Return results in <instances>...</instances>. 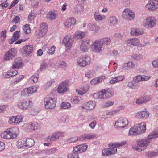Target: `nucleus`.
I'll return each mask as SVG.
<instances>
[{
	"label": "nucleus",
	"mask_w": 158,
	"mask_h": 158,
	"mask_svg": "<svg viewBox=\"0 0 158 158\" xmlns=\"http://www.w3.org/2000/svg\"><path fill=\"white\" fill-rule=\"evenodd\" d=\"M127 143L126 141L110 143L108 145L109 148H105L102 150V154L103 156L106 157L116 154L117 152V148L122 147Z\"/></svg>",
	"instance_id": "obj_1"
},
{
	"label": "nucleus",
	"mask_w": 158,
	"mask_h": 158,
	"mask_svg": "<svg viewBox=\"0 0 158 158\" xmlns=\"http://www.w3.org/2000/svg\"><path fill=\"white\" fill-rule=\"evenodd\" d=\"M151 141L148 139L147 137L137 139L136 141V145H133L132 148L134 150L141 152L147 148Z\"/></svg>",
	"instance_id": "obj_2"
},
{
	"label": "nucleus",
	"mask_w": 158,
	"mask_h": 158,
	"mask_svg": "<svg viewBox=\"0 0 158 158\" xmlns=\"http://www.w3.org/2000/svg\"><path fill=\"white\" fill-rule=\"evenodd\" d=\"M32 104L31 100L26 99H23L19 100L16 103V106L19 109L25 110L31 107Z\"/></svg>",
	"instance_id": "obj_3"
},
{
	"label": "nucleus",
	"mask_w": 158,
	"mask_h": 158,
	"mask_svg": "<svg viewBox=\"0 0 158 158\" xmlns=\"http://www.w3.org/2000/svg\"><path fill=\"white\" fill-rule=\"evenodd\" d=\"M157 20L153 16H149L146 17L143 20L142 25L144 27L147 29L151 28L156 25Z\"/></svg>",
	"instance_id": "obj_4"
},
{
	"label": "nucleus",
	"mask_w": 158,
	"mask_h": 158,
	"mask_svg": "<svg viewBox=\"0 0 158 158\" xmlns=\"http://www.w3.org/2000/svg\"><path fill=\"white\" fill-rule=\"evenodd\" d=\"M56 99L53 97L47 96L44 100V105L47 109H53L56 106Z\"/></svg>",
	"instance_id": "obj_5"
},
{
	"label": "nucleus",
	"mask_w": 158,
	"mask_h": 158,
	"mask_svg": "<svg viewBox=\"0 0 158 158\" xmlns=\"http://www.w3.org/2000/svg\"><path fill=\"white\" fill-rule=\"evenodd\" d=\"M129 124V121L126 118H119L115 123L114 127L118 129L127 127Z\"/></svg>",
	"instance_id": "obj_6"
},
{
	"label": "nucleus",
	"mask_w": 158,
	"mask_h": 158,
	"mask_svg": "<svg viewBox=\"0 0 158 158\" xmlns=\"http://www.w3.org/2000/svg\"><path fill=\"white\" fill-rule=\"evenodd\" d=\"M96 106V103L95 102L90 101L85 102L80 106V107L84 111H90L93 110Z\"/></svg>",
	"instance_id": "obj_7"
},
{
	"label": "nucleus",
	"mask_w": 158,
	"mask_h": 158,
	"mask_svg": "<svg viewBox=\"0 0 158 158\" xmlns=\"http://www.w3.org/2000/svg\"><path fill=\"white\" fill-rule=\"evenodd\" d=\"M91 58L88 56H85L78 57L77 62L78 65L82 67H85L90 63Z\"/></svg>",
	"instance_id": "obj_8"
},
{
	"label": "nucleus",
	"mask_w": 158,
	"mask_h": 158,
	"mask_svg": "<svg viewBox=\"0 0 158 158\" xmlns=\"http://www.w3.org/2000/svg\"><path fill=\"white\" fill-rule=\"evenodd\" d=\"M122 16L124 19L128 21H131L135 18V14L131 9L126 8L123 11Z\"/></svg>",
	"instance_id": "obj_9"
},
{
	"label": "nucleus",
	"mask_w": 158,
	"mask_h": 158,
	"mask_svg": "<svg viewBox=\"0 0 158 158\" xmlns=\"http://www.w3.org/2000/svg\"><path fill=\"white\" fill-rule=\"evenodd\" d=\"M24 119V116L22 115L13 116L10 117L8 122L10 125H19L20 124Z\"/></svg>",
	"instance_id": "obj_10"
},
{
	"label": "nucleus",
	"mask_w": 158,
	"mask_h": 158,
	"mask_svg": "<svg viewBox=\"0 0 158 158\" xmlns=\"http://www.w3.org/2000/svg\"><path fill=\"white\" fill-rule=\"evenodd\" d=\"M48 29V26L46 23H42L40 25V28L37 30L35 35L37 37H43L46 34Z\"/></svg>",
	"instance_id": "obj_11"
},
{
	"label": "nucleus",
	"mask_w": 158,
	"mask_h": 158,
	"mask_svg": "<svg viewBox=\"0 0 158 158\" xmlns=\"http://www.w3.org/2000/svg\"><path fill=\"white\" fill-rule=\"evenodd\" d=\"M114 91L110 89H103L100 91L101 99H107L110 98L114 94Z\"/></svg>",
	"instance_id": "obj_12"
},
{
	"label": "nucleus",
	"mask_w": 158,
	"mask_h": 158,
	"mask_svg": "<svg viewBox=\"0 0 158 158\" xmlns=\"http://www.w3.org/2000/svg\"><path fill=\"white\" fill-rule=\"evenodd\" d=\"M17 52L14 48H12L7 51L3 56V60L5 61H9L14 59L15 56Z\"/></svg>",
	"instance_id": "obj_13"
},
{
	"label": "nucleus",
	"mask_w": 158,
	"mask_h": 158,
	"mask_svg": "<svg viewBox=\"0 0 158 158\" xmlns=\"http://www.w3.org/2000/svg\"><path fill=\"white\" fill-rule=\"evenodd\" d=\"M73 42V38L67 35L63 39L62 42L65 47L67 51H69L71 48Z\"/></svg>",
	"instance_id": "obj_14"
},
{
	"label": "nucleus",
	"mask_w": 158,
	"mask_h": 158,
	"mask_svg": "<svg viewBox=\"0 0 158 158\" xmlns=\"http://www.w3.org/2000/svg\"><path fill=\"white\" fill-rule=\"evenodd\" d=\"M93 50L97 53L100 52L103 48V44L100 40H96L92 44Z\"/></svg>",
	"instance_id": "obj_15"
},
{
	"label": "nucleus",
	"mask_w": 158,
	"mask_h": 158,
	"mask_svg": "<svg viewBox=\"0 0 158 158\" xmlns=\"http://www.w3.org/2000/svg\"><path fill=\"white\" fill-rule=\"evenodd\" d=\"M87 148L88 145L86 144H82L74 147L73 151L75 153H80L85 152Z\"/></svg>",
	"instance_id": "obj_16"
},
{
	"label": "nucleus",
	"mask_w": 158,
	"mask_h": 158,
	"mask_svg": "<svg viewBox=\"0 0 158 158\" xmlns=\"http://www.w3.org/2000/svg\"><path fill=\"white\" fill-rule=\"evenodd\" d=\"M90 40L89 39H85L83 40L81 44V50L84 52L87 51L90 46Z\"/></svg>",
	"instance_id": "obj_17"
},
{
	"label": "nucleus",
	"mask_w": 158,
	"mask_h": 158,
	"mask_svg": "<svg viewBox=\"0 0 158 158\" xmlns=\"http://www.w3.org/2000/svg\"><path fill=\"white\" fill-rule=\"evenodd\" d=\"M145 7L149 11H154L158 9V3H155L152 0H150L148 1Z\"/></svg>",
	"instance_id": "obj_18"
},
{
	"label": "nucleus",
	"mask_w": 158,
	"mask_h": 158,
	"mask_svg": "<svg viewBox=\"0 0 158 158\" xmlns=\"http://www.w3.org/2000/svg\"><path fill=\"white\" fill-rule=\"evenodd\" d=\"M76 20L75 18L73 17H69L67 18L64 22V25L65 27H69L74 26L76 23Z\"/></svg>",
	"instance_id": "obj_19"
},
{
	"label": "nucleus",
	"mask_w": 158,
	"mask_h": 158,
	"mask_svg": "<svg viewBox=\"0 0 158 158\" xmlns=\"http://www.w3.org/2000/svg\"><path fill=\"white\" fill-rule=\"evenodd\" d=\"M139 135L142 134L146 131V124L145 122H142L135 125Z\"/></svg>",
	"instance_id": "obj_20"
},
{
	"label": "nucleus",
	"mask_w": 158,
	"mask_h": 158,
	"mask_svg": "<svg viewBox=\"0 0 158 158\" xmlns=\"http://www.w3.org/2000/svg\"><path fill=\"white\" fill-rule=\"evenodd\" d=\"M67 83L66 81H63L60 84L58 87L57 91L58 93L64 94L67 91Z\"/></svg>",
	"instance_id": "obj_21"
},
{
	"label": "nucleus",
	"mask_w": 158,
	"mask_h": 158,
	"mask_svg": "<svg viewBox=\"0 0 158 158\" xmlns=\"http://www.w3.org/2000/svg\"><path fill=\"white\" fill-rule=\"evenodd\" d=\"M90 89V85L89 84H85L82 86L79 89L76 90L77 92L79 95H82L87 93Z\"/></svg>",
	"instance_id": "obj_22"
},
{
	"label": "nucleus",
	"mask_w": 158,
	"mask_h": 158,
	"mask_svg": "<svg viewBox=\"0 0 158 158\" xmlns=\"http://www.w3.org/2000/svg\"><path fill=\"white\" fill-rule=\"evenodd\" d=\"M130 33L133 36H138L142 35L144 33V31L139 28L134 27L131 29Z\"/></svg>",
	"instance_id": "obj_23"
},
{
	"label": "nucleus",
	"mask_w": 158,
	"mask_h": 158,
	"mask_svg": "<svg viewBox=\"0 0 158 158\" xmlns=\"http://www.w3.org/2000/svg\"><path fill=\"white\" fill-rule=\"evenodd\" d=\"M126 42L128 44L135 46L140 47V40L137 38L130 39L127 40Z\"/></svg>",
	"instance_id": "obj_24"
},
{
	"label": "nucleus",
	"mask_w": 158,
	"mask_h": 158,
	"mask_svg": "<svg viewBox=\"0 0 158 158\" xmlns=\"http://www.w3.org/2000/svg\"><path fill=\"white\" fill-rule=\"evenodd\" d=\"M150 99L151 98L149 96H143L136 99L135 103L137 105H140L150 101Z\"/></svg>",
	"instance_id": "obj_25"
},
{
	"label": "nucleus",
	"mask_w": 158,
	"mask_h": 158,
	"mask_svg": "<svg viewBox=\"0 0 158 158\" xmlns=\"http://www.w3.org/2000/svg\"><path fill=\"white\" fill-rule=\"evenodd\" d=\"M93 16L94 20L97 22L102 21L106 18L105 15L100 14L98 11L95 12Z\"/></svg>",
	"instance_id": "obj_26"
},
{
	"label": "nucleus",
	"mask_w": 158,
	"mask_h": 158,
	"mask_svg": "<svg viewBox=\"0 0 158 158\" xmlns=\"http://www.w3.org/2000/svg\"><path fill=\"white\" fill-rule=\"evenodd\" d=\"M57 16L56 11L54 10H52L48 13L46 18L50 20H53L56 19Z\"/></svg>",
	"instance_id": "obj_27"
},
{
	"label": "nucleus",
	"mask_w": 158,
	"mask_h": 158,
	"mask_svg": "<svg viewBox=\"0 0 158 158\" xmlns=\"http://www.w3.org/2000/svg\"><path fill=\"white\" fill-rule=\"evenodd\" d=\"M23 66L22 61L20 58L15 59L12 66V69H19Z\"/></svg>",
	"instance_id": "obj_28"
},
{
	"label": "nucleus",
	"mask_w": 158,
	"mask_h": 158,
	"mask_svg": "<svg viewBox=\"0 0 158 158\" xmlns=\"http://www.w3.org/2000/svg\"><path fill=\"white\" fill-rule=\"evenodd\" d=\"M1 138L7 139H12L9 128L1 132L0 134Z\"/></svg>",
	"instance_id": "obj_29"
},
{
	"label": "nucleus",
	"mask_w": 158,
	"mask_h": 158,
	"mask_svg": "<svg viewBox=\"0 0 158 158\" xmlns=\"http://www.w3.org/2000/svg\"><path fill=\"white\" fill-rule=\"evenodd\" d=\"M12 139L16 138L19 133V129L16 127H14L9 128Z\"/></svg>",
	"instance_id": "obj_30"
},
{
	"label": "nucleus",
	"mask_w": 158,
	"mask_h": 158,
	"mask_svg": "<svg viewBox=\"0 0 158 158\" xmlns=\"http://www.w3.org/2000/svg\"><path fill=\"white\" fill-rule=\"evenodd\" d=\"M87 28L90 31H94L95 32H98L100 29L99 26L94 23H90L88 24Z\"/></svg>",
	"instance_id": "obj_31"
},
{
	"label": "nucleus",
	"mask_w": 158,
	"mask_h": 158,
	"mask_svg": "<svg viewBox=\"0 0 158 158\" xmlns=\"http://www.w3.org/2000/svg\"><path fill=\"white\" fill-rule=\"evenodd\" d=\"M86 36V32L77 31L74 35V37L77 39H81Z\"/></svg>",
	"instance_id": "obj_32"
},
{
	"label": "nucleus",
	"mask_w": 158,
	"mask_h": 158,
	"mask_svg": "<svg viewBox=\"0 0 158 158\" xmlns=\"http://www.w3.org/2000/svg\"><path fill=\"white\" fill-rule=\"evenodd\" d=\"M125 79L124 75H119L117 77L112 78L109 81L110 84H113L122 81Z\"/></svg>",
	"instance_id": "obj_33"
},
{
	"label": "nucleus",
	"mask_w": 158,
	"mask_h": 158,
	"mask_svg": "<svg viewBox=\"0 0 158 158\" xmlns=\"http://www.w3.org/2000/svg\"><path fill=\"white\" fill-rule=\"evenodd\" d=\"M33 49V47L32 45H27L24 46L23 48V50L24 54L28 55L32 53Z\"/></svg>",
	"instance_id": "obj_34"
},
{
	"label": "nucleus",
	"mask_w": 158,
	"mask_h": 158,
	"mask_svg": "<svg viewBox=\"0 0 158 158\" xmlns=\"http://www.w3.org/2000/svg\"><path fill=\"white\" fill-rule=\"evenodd\" d=\"M118 18L114 15L110 16L108 19V21L111 26H115L118 24Z\"/></svg>",
	"instance_id": "obj_35"
},
{
	"label": "nucleus",
	"mask_w": 158,
	"mask_h": 158,
	"mask_svg": "<svg viewBox=\"0 0 158 158\" xmlns=\"http://www.w3.org/2000/svg\"><path fill=\"white\" fill-rule=\"evenodd\" d=\"M128 135L130 136H133L139 135L135 126L132 127L129 129Z\"/></svg>",
	"instance_id": "obj_36"
},
{
	"label": "nucleus",
	"mask_w": 158,
	"mask_h": 158,
	"mask_svg": "<svg viewBox=\"0 0 158 158\" xmlns=\"http://www.w3.org/2000/svg\"><path fill=\"white\" fill-rule=\"evenodd\" d=\"M27 128L30 131L37 130L40 128L39 125L37 123L28 124Z\"/></svg>",
	"instance_id": "obj_37"
},
{
	"label": "nucleus",
	"mask_w": 158,
	"mask_h": 158,
	"mask_svg": "<svg viewBox=\"0 0 158 158\" xmlns=\"http://www.w3.org/2000/svg\"><path fill=\"white\" fill-rule=\"evenodd\" d=\"M25 141V147L27 148L31 147L34 144V140L31 138H28Z\"/></svg>",
	"instance_id": "obj_38"
},
{
	"label": "nucleus",
	"mask_w": 158,
	"mask_h": 158,
	"mask_svg": "<svg viewBox=\"0 0 158 158\" xmlns=\"http://www.w3.org/2000/svg\"><path fill=\"white\" fill-rule=\"evenodd\" d=\"M19 33L20 31H16L14 33L13 37L9 41L10 44H12L19 38L20 37Z\"/></svg>",
	"instance_id": "obj_39"
},
{
	"label": "nucleus",
	"mask_w": 158,
	"mask_h": 158,
	"mask_svg": "<svg viewBox=\"0 0 158 158\" xmlns=\"http://www.w3.org/2000/svg\"><path fill=\"white\" fill-rule=\"evenodd\" d=\"M72 106L71 104L66 102H64L62 103L60 106V108L61 109H68L71 108Z\"/></svg>",
	"instance_id": "obj_40"
},
{
	"label": "nucleus",
	"mask_w": 158,
	"mask_h": 158,
	"mask_svg": "<svg viewBox=\"0 0 158 158\" xmlns=\"http://www.w3.org/2000/svg\"><path fill=\"white\" fill-rule=\"evenodd\" d=\"M147 137L150 141H151V139H152L158 138V131H152L148 135Z\"/></svg>",
	"instance_id": "obj_41"
},
{
	"label": "nucleus",
	"mask_w": 158,
	"mask_h": 158,
	"mask_svg": "<svg viewBox=\"0 0 158 158\" xmlns=\"http://www.w3.org/2000/svg\"><path fill=\"white\" fill-rule=\"evenodd\" d=\"M36 16V15L35 13L31 12L28 15V21L29 23H33L34 22V19Z\"/></svg>",
	"instance_id": "obj_42"
},
{
	"label": "nucleus",
	"mask_w": 158,
	"mask_h": 158,
	"mask_svg": "<svg viewBox=\"0 0 158 158\" xmlns=\"http://www.w3.org/2000/svg\"><path fill=\"white\" fill-rule=\"evenodd\" d=\"M74 9L77 12L82 13L84 10L83 5L82 4L79 3V2L74 7Z\"/></svg>",
	"instance_id": "obj_43"
},
{
	"label": "nucleus",
	"mask_w": 158,
	"mask_h": 158,
	"mask_svg": "<svg viewBox=\"0 0 158 158\" xmlns=\"http://www.w3.org/2000/svg\"><path fill=\"white\" fill-rule=\"evenodd\" d=\"M114 104L113 101L110 100H107L101 105V106L103 108H107L112 106Z\"/></svg>",
	"instance_id": "obj_44"
},
{
	"label": "nucleus",
	"mask_w": 158,
	"mask_h": 158,
	"mask_svg": "<svg viewBox=\"0 0 158 158\" xmlns=\"http://www.w3.org/2000/svg\"><path fill=\"white\" fill-rule=\"evenodd\" d=\"M25 139H19L17 142V147L19 148L25 147Z\"/></svg>",
	"instance_id": "obj_45"
},
{
	"label": "nucleus",
	"mask_w": 158,
	"mask_h": 158,
	"mask_svg": "<svg viewBox=\"0 0 158 158\" xmlns=\"http://www.w3.org/2000/svg\"><path fill=\"white\" fill-rule=\"evenodd\" d=\"M100 40L102 41L103 45H108L111 42V39L109 37H104Z\"/></svg>",
	"instance_id": "obj_46"
},
{
	"label": "nucleus",
	"mask_w": 158,
	"mask_h": 158,
	"mask_svg": "<svg viewBox=\"0 0 158 158\" xmlns=\"http://www.w3.org/2000/svg\"><path fill=\"white\" fill-rule=\"evenodd\" d=\"M38 88V86L35 85L30 87L27 89L30 95L36 92Z\"/></svg>",
	"instance_id": "obj_47"
},
{
	"label": "nucleus",
	"mask_w": 158,
	"mask_h": 158,
	"mask_svg": "<svg viewBox=\"0 0 158 158\" xmlns=\"http://www.w3.org/2000/svg\"><path fill=\"white\" fill-rule=\"evenodd\" d=\"M57 151L56 148H53L43 151V153L46 155H51L55 153Z\"/></svg>",
	"instance_id": "obj_48"
},
{
	"label": "nucleus",
	"mask_w": 158,
	"mask_h": 158,
	"mask_svg": "<svg viewBox=\"0 0 158 158\" xmlns=\"http://www.w3.org/2000/svg\"><path fill=\"white\" fill-rule=\"evenodd\" d=\"M39 77V76L38 74H36L32 75L30 78V82L32 83H37L38 81Z\"/></svg>",
	"instance_id": "obj_49"
},
{
	"label": "nucleus",
	"mask_w": 158,
	"mask_h": 158,
	"mask_svg": "<svg viewBox=\"0 0 158 158\" xmlns=\"http://www.w3.org/2000/svg\"><path fill=\"white\" fill-rule=\"evenodd\" d=\"M7 30H4L2 31L0 33V40L2 41H4L6 36V33Z\"/></svg>",
	"instance_id": "obj_50"
},
{
	"label": "nucleus",
	"mask_w": 158,
	"mask_h": 158,
	"mask_svg": "<svg viewBox=\"0 0 158 158\" xmlns=\"http://www.w3.org/2000/svg\"><path fill=\"white\" fill-rule=\"evenodd\" d=\"M127 86L129 88L133 89H137L138 87V85L134 84L132 81L128 82Z\"/></svg>",
	"instance_id": "obj_51"
},
{
	"label": "nucleus",
	"mask_w": 158,
	"mask_h": 158,
	"mask_svg": "<svg viewBox=\"0 0 158 158\" xmlns=\"http://www.w3.org/2000/svg\"><path fill=\"white\" fill-rule=\"evenodd\" d=\"M158 151L156 149L154 150L147 153V156L149 157H153L158 155Z\"/></svg>",
	"instance_id": "obj_52"
},
{
	"label": "nucleus",
	"mask_w": 158,
	"mask_h": 158,
	"mask_svg": "<svg viewBox=\"0 0 158 158\" xmlns=\"http://www.w3.org/2000/svg\"><path fill=\"white\" fill-rule=\"evenodd\" d=\"M82 98L79 96L75 97L72 100V102L75 104H78L82 102Z\"/></svg>",
	"instance_id": "obj_53"
},
{
	"label": "nucleus",
	"mask_w": 158,
	"mask_h": 158,
	"mask_svg": "<svg viewBox=\"0 0 158 158\" xmlns=\"http://www.w3.org/2000/svg\"><path fill=\"white\" fill-rule=\"evenodd\" d=\"M133 81L137 83L143 81L142 75H138L134 77Z\"/></svg>",
	"instance_id": "obj_54"
},
{
	"label": "nucleus",
	"mask_w": 158,
	"mask_h": 158,
	"mask_svg": "<svg viewBox=\"0 0 158 158\" xmlns=\"http://www.w3.org/2000/svg\"><path fill=\"white\" fill-rule=\"evenodd\" d=\"M23 30L26 34H29L31 33V29L30 27V26L28 24H26L23 27Z\"/></svg>",
	"instance_id": "obj_55"
},
{
	"label": "nucleus",
	"mask_w": 158,
	"mask_h": 158,
	"mask_svg": "<svg viewBox=\"0 0 158 158\" xmlns=\"http://www.w3.org/2000/svg\"><path fill=\"white\" fill-rule=\"evenodd\" d=\"M141 111L142 119H146L148 118L149 115V113L147 110H145Z\"/></svg>",
	"instance_id": "obj_56"
},
{
	"label": "nucleus",
	"mask_w": 158,
	"mask_h": 158,
	"mask_svg": "<svg viewBox=\"0 0 158 158\" xmlns=\"http://www.w3.org/2000/svg\"><path fill=\"white\" fill-rule=\"evenodd\" d=\"M95 73V72L93 70H90L87 72L85 74V76L88 78H90L93 77Z\"/></svg>",
	"instance_id": "obj_57"
},
{
	"label": "nucleus",
	"mask_w": 158,
	"mask_h": 158,
	"mask_svg": "<svg viewBox=\"0 0 158 158\" xmlns=\"http://www.w3.org/2000/svg\"><path fill=\"white\" fill-rule=\"evenodd\" d=\"M57 139L54 133L52 135L48 136L46 138V140L48 141L49 140L51 142H54Z\"/></svg>",
	"instance_id": "obj_58"
},
{
	"label": "nucleus",
	"mask_w": 158,
	"mask_h": 158,
	"mask_svg": "<svg viewBox=\"0 0 158 158\" xmlns=\"http://www.w3.org/2000/svg\"><path fill=\"white\" fill-rule=\"evenodd\" d=\"M56 47L52 45L50 47L48 51V53L49 55H53L54 54L55 51Z\"/></svg>",
	"instance_id": "obj_59"
},
{
	"label": "nucleus",
	"mask_w": 158,
	"mask_h": 158,
	"mask_svg": "<svg viewBox=\"0 0 158 158\" xmlns=\"http://www.w3.org/2000/svg\"><path fill=\"white\" fill-rule=\"evenodd\" d=\"M20 95L23 97H27L30 95L27 88L24 89L21 91Z\"/></svg>",
	"instance_id": "obj_60"
},
{
	"label": "nucleus",
	"mask_w": 158,
	"mask_h": 158,
	"mask_svg": "<svg viewBox=\"0 0 158 158\" xmlns=\"http://www.w3.org/2000/svg\"><path fill=\"white\" fill-rule=\"evenodd\" d=\"M55 82V81L53 79H51L48 81L45 85V88H48L51 87L52 84Z\"/></svg>",
	"instance_id": "obj_61"
},
{
	"label": "nucleus",
	"mask_w": 158,
	"mask_h": 158,
	"mask_svg": "<svg viewBox=\"0 0 158 158\" xmlns=\"http://www.w3.org/2000/svg\"><path fill=\"white\" fill-rule=\"evenodd\" d=\"M95 136L94 135L92 134H87L83 136V138L88 139H92L95 137Z\"/></svg>",
	"instance_id": "obj_62"
},
{
	"label": "nucleus",
	"mask_w": 158,
	"mask_h": 158,
	"mask_svg": "<svg viewBox=\"0 0 158 158\" xmlns=\"http://www.w3.org/2000/svg\"><path fill=\"white\" fill-rule=\"evenodd\" d=\"M152 66L154 68H158V58L156 59L152 62Z\"/></svg>",
	"instance_id": "obj_63"
},
{
	"label": "nucleus",
	"mask_w": 158,
	"mask_h": 158,
	"mask_svg": "<svg viewBox=\"0 0 158 158\" xmlns=\"http://www.w3.org/2000/svg\"><path fill=\"white\" fill-rule=\"evenodd\" d=\"M67 158H80L79 155L77 153H70L67 155Z\"/></svg>",
	"instance_id": "obj_64"
}]
</instances>
